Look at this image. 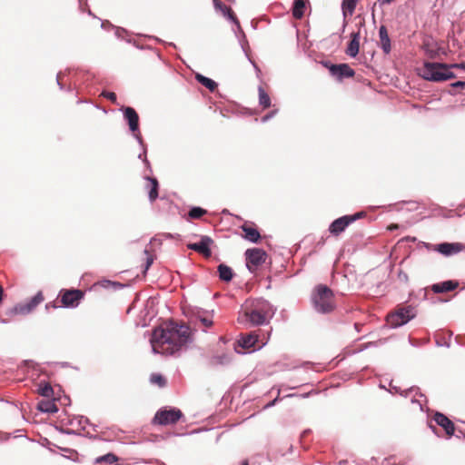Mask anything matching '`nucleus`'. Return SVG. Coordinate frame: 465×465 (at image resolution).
<instances>
[{"label": "nucleus", "mask_w": 465, "mask_h": 465, "mask_svg": "<svg viewBox=\"0 0 465 465\" xmlns=\"http://www.w3.org/2000/svg\"><path fill=\"white\" fill-rule=\"evenodd\" d=\"M199 321L201 322V323L208 328V327H211L213 325V320L210 319V318H207V317H199Z\"/></svg>", "instance_id": "40"}, {"label": "nucleus", "mask_w": 465, "mask_h": 465, "mask_svg": "<svg viewBox=\"0 0 465 465\" xmlns=\"http://www.w3.org/2000/svg\"><path fill=\"white\" fill-rule=\"evenodd\" d=\"M365 215L363 212H359L351 215H343L334 220L329 226V232L331 234L338 236L340 233L345 231V229L352 223Z\"/></svg>", "instance_id": "9"}, {"label": "nucleus", "mask_w": 465, "mask_h": 465, "mask_svg": "<svg viewBox=\"0 0 465 465\" xmlns=\"http://www.w3.org/2000/svg\"><path fill=\"white\" fill-rule=\"evenodd\" d=\"M258 93H259V104L262 108L270 107L271 106V98L262 86L258 87Z\"/></svg>", "instance_id": "32"}, {"label": "nucleus", "mask_w": 465, "mask_h": 465, "mask_svg": "<svg viewBox=\"0 0 465 465\" xmlns=\"http://www.w3.org/2000/svg\"><path fill=\"white\" fill-rule=\"evenodd\" d=\"M44 301V296L41 292H38L35 296H33L29 301L24 303H18L14 307L8 309L6 311V315L15 316V315H27L32 312L37 305H39Z\"/></svg>", "instance_id": "6"}, {"label": "nucleus", "mask_w": 465, "mask_h": 465, "mask_svg": "<svg viewBox=\"0 0 465 465\" xmlns=\"http://www.w3.org/2000/svg\"><path fill=\"white\" fill-rule=\"evenodd\" d=\"M278 401V398H275L274 400H272V401H270L265 407L266 408H270V407H272L274 406L275 402Z\"/></svg>", "instance_id": "49"}, {"label": "nucleus", "mask_w": 465, "mask_h": 465, "mask_svg": "<svg viewBox=\"0 0 465 465\" xmlns=\"http://www.w3.org/2000/svg\"><path fill=\"white\" fill-rule=\"evenodd\" d=\"M429 428L431 430L433 433H437V428L435 425H433L432 423H429Z\"/></svg>", "instance_id": "51"}, {"label": "nucleus", "mask_w": 465, "mask_h": 465, "mask_svg": "<svg viewBox=\"0 0 465 465\" xmlns=\"http://www.w3.org/2000/svg\"><path fill=\"white\" fill-rule=\"evenodd\" d=\"M358 1L359 0H342L341 10L344 16H346L347 14L351 15L354 13Z\"/></svg>", "instance_id": "30"}, {"label": "nucleus", "mask_w": 465, "mask_h": 465, "mask_svg": "<svg viewBox=\"0 0 465 465\" xmlns=\"http://www.w3.org/2000/svg\"><path fill=\"white\" fill-rule=\"evenodd\" d=\"M434 251L449 257L465 251V244L461 242H441L434 246Z\"/></svg>", "instance_id": "12"}, {"label": "nucleus", "mask_w": 465, "mask_h": 465, "mask_svg": "<svg viewBox=\"0 0 465 465\" xmlns=\"http://www.w3.org/2000/svg\"><path fill=\"white\" fill-rule=\"evenodd\" d=\"M451 68H461L465 70V62L460 64H449V70Z\"/></svg>", "instance_id": "44"}, {"label": "nucleus", "mask_w": 465, "mask_h": 465, "mask_svg": "<svg viewBox=\"0 0 465 465\" xmlns=\"http://www.w3.org/2000/svg\"><path fill=\"white\" fill-rule=\"evenodd\" d=\"M452 88H464L465 87V82L464 81H457L450 84Z\"/></svg>", "instance_id": "43"}, {"label": "nucleus", "mask_w": 465, "mask_h": 465, "mask_svg": "<svg viewBox=\"0 0 465 465\" xmlns=\"http://www.w3.org/2000/svg\"><path fill=\"white\" fill-rule=\"evenodd\" d=\"M87 14H88L89 15L94 16V15H93V13H92V11H91L90 9H88V10H87Z\"/></svg>", "instance_id": "54"}, {"label": "nucleus", "mask_w": 465, "mask_h": 465, "mask_svg": "<svg viewBox=\"0 0 465 465\" xmlns=\"http://www.w3.org/2000/svg\"><path fill=\"white\" fill-rule=\"evenodd\" d=\"M242 229L244 232V238L247 241L253 243L258 242L261 238V234L257 229L246 225L242 226Z\"/></svg>", "instance_id": "24"}, {"label": "nucleus", "mask_w": 465, "mask_h": 465, "mask_svg": "<svg viewBox=\"0 0 465 465\" xmlns=\"http://www.w3.org/2000/svg\"><path fill=\"white\" fill-rule=\"evenodd\" d=\"M195 79L198 83L203 84L204 87H206L211 92H213L217 88V83L213 81V79L204 76L201 74H196Z\"/></svg>", "instance_id": "28"}, {"label": "nucleus", "mask_w": 465, "mask_h": 465, "mask_svg": "<svg viewBox=\"0 0 465 465\" xmlns=\"http://www.w3.org/2000/svg\"><path fill=\"white\" fill-rule=\"evenodd\" d=\"M193 331L186 324H179L173 321L153 331L150 343L153 353L174 355L183 347L193 342Z\"/></svg>", "instance_id": "1"}, {"label": "nucleus", "mask_w": 465, "mask_h": 465, "mask_svg": "<svg viewBox=\"0 0 465 465\" xmlns=\"http://www.w3.org/2000/svg\"><path fill=\"white\" fill-rule=\"evenodd\" d=\"M102 95L110 100L112 103L116 104L117 96L114 92L103 91Z\"/></svg>", "instance_id": "38"}, {"label": "nucleus", "mask_w": 465, "mask_h": 465, "mask_svg": "<svg viewBox=\"0 0 465 465\" xmlns=\"http://www.w3.org/2000/svg\"><path fill=\"white\" fill-rule=\"evenodd\" d=\"M267 253L260 248H252L245 251L246 267L252 272V266L257 267L265 262Z\"/></svg>", "instance_id": "10"}, {"label": "nucleus", "mask_w": 465, "mask_h": 465, "mask_svg": "<svg viewBox=\"0 0 465 465\" xmlns=\"http://www.w3.org/2000/svg\"><path fill=\"white\" fill-rule=\"evenodd\" d=\"M391 393H400L401 396L408 398L411 397V403L419 406L421 411H424V402H427L426 397L420 391L419 387H411L406 390H401V388L397 386L391 385Z\"/></svg>", "instance_id": "8"}, {"label": "nucleus", "mask_w": 465, "mask_h": 465, "mask_svg": "<svg viewBox=\"0 0 465 465\" xmlns=\"http://www.w3.org/2000/svg\"><path fill=\"white\" fill-rule=\"evenodd\" d=\"M277 112H278V110L274 109V110L271 111L270 113L266 114L265 115H263L261 119L262 123H266L269 120H271L272 117H274L276 115Z\"/></svg>", "instance_id": "39"}, {"label": "nucleus", "mask_w": 465, "mask_h": 465, "mask_svg": "<svg viewBox=\"0 0 465 465\" xmlns=\"http://www.w3.org/2000/svg\"><path fill=\"white\" fill-rule=\"evenodd\" d=\"M430 56L432 58L434 57V54L432 52H430Z\"/></svg>", "instance_id": "55"}, {"label": "nucleus", "mask_w": 465, "mask_h": 465, "mask_svg": "<svg viewBox=\"0 0 465 465\" xmlns=\"http://www.w3.org/2000/svg\"><path fill=\"white\" fill-rule=\"evenodd\" d=\"M258 342V336L253 333H248L244 336H242L241 339L238 340V344L240 347L243 349H251L256 346Z\"/></svg>", "instance_id": "23"}, {"label": "nucleus", "mask_w": 465, "mask_h": 465, "mask_svg": "<svg viewBox=\"0 0 465 465\" xmlns=\"http://www.w3.org/2000/svg\"><path fill=\"white\" fill-rule=\"evenodd\" d=\"M153 256L148 255L147 258H146V262H145L143 272H146L148 271V269L153 264Z\"/></svg>", "instance_id": "42"}, {"label": "nucleus", "mask_w": 465, "mask_h": 465, "mask_svg": "<svg viewBox=\"0 0 465 465\" xmlns=\"http://www.w3.org/2000/svg\"><path fill=\"white\" fill-rule=\"evenodd\" d=\"M380 46L385 54L391 51V39L389 37L388 30L385 25H381L379 28Z\"/></svg>", "instance_id": "20"}, {"label": "nucleus", "mask_w": 465, "mask_h": 465, "mask_svg": "<svg viewBox=\"0 0 465 465\" xmlns=\"http://www.w3.org/2000/svg\"><path fill=\"white\" fill-rule=\"evenodd\" d=\"M252 306L267 318H272L277 310L276 307L262 298L255 300Z\"/></svg>", "instance_id": "17"}, {"label": "nucleus", "mask_w": 465, "mask_h": 465, "mask_svg": "<svg viewBox=\"0 0 465 465\" xmlns=\"http://www.w3.org/2000/svg\"><path fill=\"white\" fill-rule=\"evenodd\" d=\"M150 381L153 384H157L159 387H164L166 384V380L164 379V377L158 373H153L150 376Z\"/></svg>", "instance_id": "37"}, {"label": "nucleus", "mask_w": 465, "mask_h": 465, "mask_svg": "<svg viewBox=\"0 0 465 465\" xmlns=\"http://www.w3.org/2000/svg\"><path fill=\"white\" fill-rule=\"evenodd\" d=\"M429 428L431 430L433 433H437V428L435 425H433L432 423H429Z\"/></svg>", "instance_id": "50"}, {"label": "nucleus", "mask_w": 465, "mask_h": 465, "mask_svg": "<svg viewBox=\"0 0 465 465\" xmlns=\"http://www.w3.org/2000/svg\"><path fill=\"white\" fill-rule=\"evenodd\" d=\"M304 9H305V3L303 0H294L293 1V6H292V15L300 19L304 15Z\"/></svg>", "instance_id": "31"}, {"label": "nucleus", "mask_w": 465, "mask_h": 465, "mask_svg": "<svg viewBox=\"0 0 465 465\" xmlns=\"http://www.w3.org/2000/svg\"><path fill=\"white\" fill-rule=\"evenodd\" d=\"M135 139L142 148V152L138 154V159L143 161V163H144L145 167L149 170V172H152L150 162L148 161V159L146 157V145L143 141L141 134H136Z\"/></svg>", "instance_id": "25"}, {"label": "nucleus", "mask_w": 465, "mask_h": 465, "mask_svg": "<svg viewBox=\"0 0 465 465\" xmlns=\"http://www.w3.org/2000/svg\"><path fill=\"white\" fill-rule=\"evenodd\" d=\"M213 3L214 9L216 11L221 12L224 17H226L228 20H230L231 22H232L235 25L236 29L234 30V34L239 41V44L242 49V52L244 53L246 58L252 64V65L253 66L255 71L257 73H261V70L258 67V65L256 64V63L249 55V53H248L249 44H248L246 35L240 25L239 20L234 15L232 9L229 6H227L226 5H224L220 0H213Z\"/></svg>", "instance_id": "2"}, {"label": "nucleus", "mask_w": 465, "mask_h": 465, "mask_svg": "<svg viewBox=\"0 0 465 465\" xmlns=\"http://www.w3.org/2000/svg\"><path fill=\"white\" fill-rule=\"evenodd\" d=\"M61 432L67 435H75L76 432L74 430L61 429Z\"/></svg>", "instance_id": "47"}, {"label": "nucleus", "mask_w": 465, "mask_h": 465, "mask_svg": "<svg viewBox=\"0 0 465 465\" xmlns=\"http://www.w3.org/2000/svg\"><path fill=\"white\" fill-rule=\"evenodd\" d=\"M420 76L430 82H444L456 77V74L449 70V64L437 62H424L420 68Z\"/></svg>", "instance_id": "3"}, {"label": "nucleus", "mask_w": 465, "mask_h": 465, "mask_svg": "<svg viewBox=\"0 0 465 465\" xmlns=\"http://www.w3.org/2000/svg\"><path fill=\"white\" fill-rule=\"evenodd\" d=\"M117 460H118V457L116 455H114V453H107L105 455L97 457L94 460V463L98 464V463L105 462L108 464H113V463L117 462Z\"/></svg>", "instance_id": "34"}, {"label": "nucleus", "mask_w": 465, "mask_h": 465, "mask_svg": "<svg viewBox=\"0 0 465 465\" xmlns=\"http://www.w3.org/2000/svg\"><path fill=\"white\" fill-rule=\"evenodd\" d=\"M433 420L440 427L443 428L448 436H452L455 431L454 423L443 413L436 411Z\"/></svg>", "instance_id": "16"}, {"label": "nucleus", "mask_w": 465, "mask_h": 465, "mask_svg": "<svg viewBox=\"0 0 465 465\" xmlns=\"http://www.w3.org/2000/svg\"><path fill=\"white\" fill-rule=\"evenodd\" d=\"M394 0H380L381 4V5H389L391 4V2H393Z\"/></svg>", "instance_id": "52"}, {"label": "nucleus", "mask_w": 465, "mask_h": 465, "mask_svg": "<svg viewBox=\"0 0 465 465\" xmlns=\"http://www.w3.org/2000/svg\"><path fill=\"white\" fill-rule=\"evenodd\" d=\"M84 297L81 290H66L61 296V302L64 308H75Z\"/></svg>", "instance_id": "11"}, {"label": "nucleus", "mask_w": 465, "mask_h": 465, "mask_svg": "<svg viewBox=\"0 0 465 465\" xmlns=\"http://www.w3.org/2000/svg\"><path fill=\"white\" fill-rule=\"evenodd\" d=\"M252 326L263 325L267 322V317L261 313L253 306L250 311H246L243 314Z\"/></svg>", "instance_id": "18"}, {"label": "nucleus", "mask_w": 465, "mask_h": 465, "mask_svg": "<svg viewBox=\"0 0 465 465\" xmlns=\"http://www.w3.org/2000/svg\"><path fill=\"white\" fill-rule=\"evenodd\" d=\"M415 316L416 311L414 307L411 305L401 307L387 316V324L391 328L396 329L408 323Z\"/></svg>", "instance_id": "5"}, {"label": "nucleus", "mask_w": 465, "mask_h": 465, "mask_svg": "<svg viewBox=\"0 0 465 465\" xmlns=\"http://www.w3.org/2000/svg\"><path fill=\"white\" fill-rule=\"evenodd\" d=\"M144 253L148 255L149 254L148 250L145 249Z\"/></svg>", "instance_id": "56"}, {"label": "nucleus", "mask_w": 465, "mask_h": 465, "mask_svg": "<svg viewBox=\"0 0 465 465\" xmlns=\"http://www.w3.org/2000/svg\"><path fill=\"white\" fill-rule=\"evenodd\" d=\"M56 82H57V84H58L59 88L61 90H63L64 89V85L60 82V74H58L57 76H56Z\"/></svg>", "instance_id": "48"}, {"label": "nucleus", "mask_w": 465, "mask_h": 465, "mask_svg": "<svg viewBox=\"0 0 465 465\" xmlns=\"http://www.w3.org/2000/svg\"><path fill=\"white\" fill-rule=\"evenodd\" d=\"M66 424L78 425L82 430H84L86 425H91L88 418L84 416L74 417L73 419L69 420Z\"/></svg>", "instance_id": "33"}, {"label": "nucleus", "mask_w": 465, "mask_h": 465, "mask_svg": "<svg viewBox=\"0 0 465 465\" xmlns=\"http://www.w3.org/2000/svg\"><path fill=\"white\" fill-rule=\"evenodd\" d=\"M78 2H79L80 8L82 9L83 12H84V10L82 8V5L84 4H86L87 0H78Z\"/></svg>", "instance_id": "53"}, {"label": "nucleus", "mask_w": 465, "mask_h": 465, "mask_svg": "<svg viewBox=\"0 0 465 465\" xmlns=\"http://www.w3.org/2000/svg\"><path fill=\"white\" fill-rule=\"evenodd\" d=\"M213 243V239L210 236L203 235L198 242L189 243L188 249L195 251L205 257H209L212 254L211 245Z\"/></svg>", "instance_id": "13"}, {"label": "nucleus", "mask_w": 465, "mask_h": 465, "mask_svg": "<svg viewBox=\"0 0 465 465\" xmlns=\"http://www.w3.org/2000/svg\"><path fill=\"white\" fill-rule=\"evenodd\" d=\"M124 117L127 121L129 129L136 138V134H141L139 130V115L133 107H124Z\"/></svg>", "instance_id": "14"}, {"label": "nucleus", "mask_w": 465, "mask_h": 465, "mask_svg": "<svg viewBox=\"0 0 465 465\" xmlns=\"http://www.w3.org/2000/svg\"><path fill=\"white\" fill-rule=\"evenodd\" d=\"M232 361V357L228 353L213 355L208 359L207 365L209 367L226 366Z\"/></svg>", "instance_id": "21"}, {"label": "nucleus", "mask_w": 465, "mask_h": 465, "mask_svg": "<svg viewBox=\"0 0 465 465\" xmlns=\"http://www.w3.org/2000/svg\"><path fill=\"white\" fill-rule=\"evenodd\" d=\"M330 74L338 81H341L344 78L353 77L355 72L349 64H336V66H331V68H330Z\"/></svg>", "instance_id": "15"}, {"label": "nucleus", "mask_w": 465, "mask_h": 465, "mask_svg": "<svg viewBox=\"0 0 465 465\" xmlns=\"http://www.w3.org/2000/svg\"><path fill=\"white\" fill-rule=\"evenodd\" d=\"M102 28L107 29V28H114V25L110 24L108 21H103L101 24Z\"/></svg>", "instance_id": "45"}, {"label": "nucleus", "mask_w": 465, "mask_h": 465, "mask_svg": "<svg viewBox=\"0 0 465 465\" xmlns=\"http://www.w3.org/2000/svg\"><path fill=\"white\" fill-rule=\"evenodd\" d=\"M38 392L41 396L49 398L53 395L54 390L48 382L40 383Z\"/></svg>", "instance_id": "35"}, {"label": "nucleus", "mask_w": 465, "mask_h": 465, "mask_svg": "<svg viewBox=\"0 0 465 465\" xmlns=\"http://www.w3.org/2000/svg\"><path fill=\"white\" fill-rule=\"evenodd\" d=\"M458 287V282L455 281L448 280L441 282L434 283L431 290L434 293H443L455 290Z\"/></svg>", "instance_id": "22"}, {"label": "nucleus", "mask_w": 465, "mask_h": 465, "mask_svg": "<svg viewBox=\"0 0 465 465\" xmlns=\"http://www.w3.org/2000/svg\"><path fill=\"white\" fill-rule=\"evenodd\" d=\"M322 64L329 70L331 66H336V64H331L330 61H322Z\"/></svg>", "instance_id": "46"}, {"label": "nucleus", "mask_w": 465, "mask_h": 465, "mask_svg": "<svg viewBox=\"0 0 465 465\" xmlns=\"http://www.w3.org/2000/svg\"><path fill=\"white\" fill-rule=\"evenodd\" d=\"M218 273L220 280L226 282L232 281L233 277V272L232 268L223 263L218 265Z\"/></svg>", "instance_id": "26"}, {"label": "nucleus", "mask_w": 465, "mask_h": 465, "mask_svg": "<svg viewBox=\"0 0 465 465\" xmlns=\"http://www.w3.org/2000/svg\"><path fill=\"white\" fill-rule=\"evenodd\" d=\"M183 416L182 411L179 409H160L156 411L153 423L158 425H169L175 424Z\"/></svg>", "instance_id": "7"}, {"label": "nucleus", "mask_w": 465, "mask_h": 465, "mask_svg": "<svg viewBox=\"0 0 465 465\" xmlns=\"http://www.w3.org/2000/svg\"><path fill=\"white\" fill-rule=\"evenodd\" d=\"M114 34H115V36L117 38L123 39L124 38V35L126 34V30L124 29V28H121V27H116Z\"/></svg>", "instance_id": "41"}, {"label": "nucleus", "mask_w": 465, "mask_h": 465, "mask_svg": "<svg viewBox=\"0 0 465 465\" xmlns=\"http://www.w3.org/2000/svg\"><path fill=\"white\" fill-rule=\"evenodd\" d=\"M37 410L43 413H55L58 408L52 401H41L37 404Z\"/></svg>", "instance_id": "27"}, {"label": "nucleus", "mask_w": 465, "mask_h": 465, "mask_svg": "<svg viewBox=\"0 0 465 465\" xmlns=\"http://www.w3.org/2000/svg\"><path fill=\"white\" fill-rule=\"evenodd\" d=\"M397 228V225H394V226H391V229H395Z\"/></svg>", "instance_id": "60"}, {"label": "nucleus", "mask_w": 465, "mask_h": 465, "mask_svg": "<svg viewBox=\"0 0 465 465\" xmlns=\"http://www.w3.org/2000/svg\"><path fill=\"white\" fill-rule=\"evenodd\" d=\"M309 393H305L302 395V397H308Z\"/></svg>", "instance_id": "58"}, {"label": "nucleus", "mask_w": 465, "mask_h": 465, "mask_svg": "<svg viewBox=\"0 0 465 465\" xmlns=\"http://www.w3.org/2000/svg\"><path fill=\"white\" fill-rule=\"evenodd\" d=\"M450 94H451V95H455V93H453V92L450 91Z\"/></svg>", "instance_id": "57"}, {"label": "nucleus", "mask_w": 465, "mask_h": 465, "mask_svg": "<svg viewBox=\"0 0 465 465\" xmlns=\"http://www.w3.org/2000/svg\"><path fill=\"white\" fill-rule=\"evenodd\" d=\"M205 213L206 210L198 206L192 207L189 211V216L192 219H199Z\"/></svg>", "instance_id": "36"}, {"label": "nucleus", "mask_w": 465, "mask_h": 465, "mask_svg": "<svg viewBox=\"0 0 465 465\" xmlns=\"http://www.w3.org/2000/svg\"><path fill=\"white\" fill-rule=\"evenodd\" d=\"M145 179L151 183V189L149 190L148 197L150 202L153 203L158 197L159 183L156 178L146 176Z\"/></svg>", "instance_id": "29"}, {"label": "nucleus", "mask_w": 465, "mask_h": 465, "mask_svg": "<svg viewBox=\"0 0 465 465\" xmlns=\"http://www.w3.org/2000/svg\"><path fill=\"white\" fill-rule=\"evenodd\" d=\"M312 302L314 310L319 313H329L334 309L333 292L326 285L317 286Z\"/></svg>", "instance_id": "4"}, {"label": "nucleus", "mask_w": 465, "mask_h": 465, "mask_svg": "<svg viewBox=\"0 0 465 465\" xmlns=\"http://www.w3.org/2000/svg\"><path fill=\"white\" fill-rule=\"evenodd\" d=\"M397 228V225H394V226H391V229H395Z\"/></svg>", "instance_id": "59"}, {"label": "nucleus", "mask_w": 465, "mask_h": 465, "mask_svg": "<svg viewBox=\"0 0 465 465\" xmlns=\"http://www.w3.org/2000/svg\"><path fill=\"white\" fill-rule=\"evenodd\" d=\"M351 41L345 50V53L350 57H356L360 49V32H352L351 35Z\"/></svg>", "instance_id": "19"}]
</instances>
